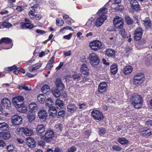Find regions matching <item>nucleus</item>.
Here are the masks:
<instances>
[{
    "instance_id": "1",
    "label": "nucleus",
    "mask_w": 152,
    "mask_h": 152,
    "mask_svg": "<svg viewBox=\"0 0 152 152\" xmlns=\"http://www.w3.org/2000/svg\"><path fill=\"white\" fill-rule=\"evenodd\" d=\"M142 99L141 96L134 94L131 99L132 104L136 108H140L142 104Z\"/></svg>"
},
{
    "instance_id": "2",
    "label": "nucleus",
    "mask_w": 152,
    "mask_h": 152,
    "mask_svg": "<svg viewBox=\"0 0 152 152\" xmlns=\"http://www.w3.org/2000/svg\"><path fill=\"white\" fill-rule=\"evenodd\" d=\"M88 58L91 64L93 67H96L99 63L100 59L98 56L95 53H91L89 54Z\"/></svg>"
},
{
    "instance_id": "3",
    "label": "nucleus",
    "mask_w": 152,
    "mask_h": 152,
    "mask_svg": "<svg viewBox=\"0 0 152 152\" xmlns=\"http://www.w3.org/2000/svg\"><path fill=\"white\" fill-rule=\"evenodd\" d=\"M24 98L21 96H18L13 98L12 102L15 107L20 108L22 107L23 105Z\"/></svg>"
},
{
    "instance_id": "4",
    "label": "nucleus",
    "mask_w": 152,
    "mask_h": 152,
    "mask_svg": "<svg viewBox=\"0 0 152 152\" xmlns=\"http://www.w3.org/2000/svg\"><path fill=\"white\" fill-rule=\"evenodd\" d=\"M11 120L13 126H18L22 123V118L17 115H15L12 116Z\"/></svg>"
},
{
    "instance_id": "5",
    "label": "nucleus",
    "mask_w": 152,
    "mask_h": 152,
    "mask_svg": "<svg viewBox=\"0 0 152 152\" xmlns=\"http://www.w3.org/2000/svg\"><path fill=\"white\" fill-rule=\"evenodd\" d=\"M113 23L117 28H121L124 25L122 18L121 17L116 16L113 20Z\"/></svg>"
},
{
    "instance_id": "6",
    "label": "nucleus",
    "mask_w": 152,
    "mask_h": 152,
    "mask_svg": "<svg viewBox=\"0 0 152 152\" xmlns=\"http://www.w3.org/2000/svg\"><path fill=\"white\" fill-rule=\"evenodd\" d=\"M94 119L96 120H102L104 117L102 113L99 110H93L91 113Z\"/></svg>"
},
{
    "instance_id": "7",
    "label": "nucleus",
    "mask_w": 152,
    "mask_h": 152,
    "mask_svg": "<svg viewBox=\"0 0 152 152\" xmlns=\"http://www.w3.org/2000/svg\"><path fill=\"white\" fill-rule=\"evenodd\" d=\"M90 46L92 50L97 51L101 48L102 43L99 41H94L90 43Z\"/></svg>"
},
{
    "instance_id": "8",
    "label": "nucleus",
    "mask_w": 152,
    "mask_h": 152,
    "mask_svg": "<svg viewBox=\"0 0 152 152\" xmlns=\"http://www.w3.org/2000/svg\"><path fill=\"white\" fill-rule=\"evenodd\" d=\"M45 141L49 142L52 140L54 137L55 134L52 130H48L45 132Z\"/></svg>"
},
{
    "instance_id": "9",
    "label": "nucleus",
    "mask_w": 152,
    "mask_h": 152,
    "mask_svg": "<svg viewBox=\"0 0 152 152\" xmlns=\"http://www.w3.org/2000/svg\"><path fill=\"white\" fill-rule=\"evenodd\" d=\"M144 77V74L142 73H137L134 77L133 82L134 83L137 85L140 84Z\"/></svg>"
},
{
    "instance_id": "10",
    "label": "nucleus",
    "mask_w": 152,
    "mask_h": 152,
    "mask_svg": "<svg viewBox=\"0 0 152 152\" xmlns=\"http://www.w3.org/2000/svg\"><path fill=\"white\" fill-rule=\"evenodd\" d=\"M143 30L141 27L137 28L134 34V39L136 41L140 40L142 36Z\"/></svg>"
},
{
    "instance_id": "11",
    "label": "nucleus",
    "mask_w": 152,
    "mask_h": 152,
    "mask_svg": "<svg viewBox=\"0 0 152 152\" xmlns=\"http://www.w3.org/2000/svg\"><path fill=\"white\" fill-rule=\"evenodd\" d=\"M130 5L131 9L133 10L137 11L140 9V7L137 0H130Z\"/></svg>"
},
{
    "instance_id": "12",
    "label": "nucleus",
    "mask_w": 152,
    "mask_h": 152,
    "mask_svg": "<svg viewBox=\"0 0 152 152\" xmlns=\"http://www.w3.org/2000/svg\"><path fill=\"white\" fill-rule=\"evenodd\" d=\"M10 101L7 98H4L2 99L1 103V105L7 109H10L11 107Z\"/></svg>"
},
{
    "instance_id": "13",
    "label": "nucleus",
    "mask_w": 152,
    "mask_h": 152,
    "mask_svg": "<svg viewBox=\"0 0 152 152\" xmlns=\"http://www.w3.org/2000/svg\"><path fill=\"white\" fill-rule=\"evenodd\" d=\"M107 88V84L106 82H102L100 83L98 86V92L101 94L106 91Z\"/></svg>"
},
{
    "instance_id": "14",
    "label": "nucleus",
    "mask_w": 152,
    "mask_h": 152,
    "mask_svg": "<svg viewBox=\"0 0 152 152\" xmlns=\"http://www.w3.org/2000/svg\"><path fill=\"white\" fill-rule=\"evenodd\" d=\"M106 18L107 16L105 15H102V17L100 16L96 19L95 24V25L97 27L100 26Z\"/></svg>"
},
{
    "instance_id": "15",
    "label": "nucleus",
    "mask_w": 152,
    "mask_h": 152,
    "mask_svg": "<svg viewBox=\"0 0 152 152\" xmlns=\"http://www.w3.org/2000/svg\"><path fill=\"white\" fill-rule=\"evenodd\" d=\"M38 116L40 119L44 120L46 118L48 113L45 109H41L39 111Z\"/></svg>"
},
{
    "instance_id": "16",
    "label": "nucleus",
    "mask_w": 152,
    "mask_h": 152,
    "mask_svg": "<svg viewBox=\"0 0 152 152\" xmlns=\"http://www.w3.org/2000/svg\"><path fill=\"white\" fill-rule=\"evenodd\" d=\"M116 51L114 50L111 49H107L105 52V55L109 57H111L115 58Z\"/></svg>"
},
{
    "instance_id": "17",
    "label": "nucleus",
    "mask_w": 152,
    "mask_h": 152,
    "mask_svg": "<svg viewBox=\"0 0 152 152\" xmlns=\"http://www.w3.org/2000/svg\"><path fill=\"white\" fill-rule=\"evenodd\" d=\"M80 72L85 75H88L89 74V69L87 65L85 64H82L80 68Z\"/></svg>"
},
{
    "instance_id": "18",
    "label": "nucleus",
    "mask_w": 152,
    "mask_h": 152,
    "mask_svg": "<svg viewBox=\"0 0 152 152\" xmlns=\"http://www.w3.org/2000/svg\"><path fill=\"white\" fill-rule=\"evenodd\" d=\"M54 59L55 57L54 56H53L50 59L48 63L47 64L45 69L46 70L51 69L53 67V64L54 62Z\"/></svg>"
},
{
    "instance_id": "19",
    "label": "nucleus",
    "mask_w": 152,
    "mask_h": 152,
    "mask_svg": "<svg viewBox=\"0 0 152 152\" xmlns=\"http://www.w3.org/2000/svg\"><path fill=\"white\" fill-rule=\"evenodd\" d=\"M143 24L146 28H148L151 27L152 26V23L148 18H146L143 20Z\"/></svg>"
},
{
    "instance_id": "20",
    "label": "nucleus",
    "mask_w": 152,
    "mask_h": 152,
    "mask_svg": "<svg viewBox=\"0 0 152 152\" xmlns=\"http://www.w3.org/2000/svg\"><path fill=\"white\" fill-rule=\"evenodd\" d=\"M27 145L31 148L34 147L35 142L34 140L31 138H28L26 140Z\"/></svg>"
},
{
    "instance_id": "21",
    "label": "nucleus",
    "mask_w": 152,
    "mask_h": 152,
    "mask_svg": "<svg viewBox=\"0 0 152 152\" xmlns=\"http://www.w3.org/2000/svg\"><path fill=\"white\" fill-rule=\"evenodd\" d=\"M27 117L29 121L31 122L34 120L36 116L34 113L29 111L28 113Z\"/></svg>"
},
{
    "instance_id": "22",
    "label": "nucleus",
    "mask_w": 152,
    "mask_h": 152,
    "mask_svg": "<svg viewBox=\"0 0 152 152\" xmlns=\"http://www.w3.org/2000/svg\"><path fill=\"white\" fill-rule=\"evenodd\" d=\"M45 126L42 124L38 125L36 128V132L38 134H41L45 131Z\"/></svg>"
},
{
    "instance_id": "23",
    "label": "nucleus",
    "mask_w": 152,
    "mask_h": 152,
    "mask_svg": "<svg viewBox=\"0 0 152 152\" xmlns=\"http://www.w3.org/2000/svg\"><path fill=\"white\" fill-rule=\"evenodd\" d=\"M9 126L6 123L3 122L0 123V130L6 131L9 130Z\"/></svg>"
},
{
    "instance_id": "24",
    "label": "nucleus",
    "mask_w": 152,
    "mask_h": 152,
    "mask_svg": "<svg viewBox=\"0 0 152 152\" xmlns=\"http://www.w3.org/2000/svg\"><path fill=\"white\" fill-rule=\"evenodd\" d=\"M110 71L112 74H115L118 71V66L117 65L115 64L112 65L110 66Z\"/></svg>"
},
{
    "instance_id": "25",
    "label": "nucleus",
    "mask_w": 152,
    "mask_h": 152,
    "mask_svg": "<svg viewBox=\"0 0 152 152\" xmlns=\"http://www.w3.org/2000/svg\"><path fill=\"white\" fill-rule=\"evenodd\" d=\"M38 4H35L34 5H31V8L34 9L33 10H31L29 12V15L30 17L31 18H33L34 17V12L36 11L35 9L37 8L38 7Z\"/></svg>"
},
{
    "instance_id": "26",
    "label": "nucleus",
    "mask_w": 152,
    "mask_h": 152,
    "mask_svg": "<svg viewBox=\"0 0 152 152\" xmlns=\"http://www.w3.org/2000/svg\"><path fill=\"white\" fill-rule=\"evenodd\" d=\"M21 27L22 29L31 28H33V25L30 23H26L21 25Z\"/></svg>"
},
{
    "instance_id": "27",
    "label": "nucleus",
    "mask_w": 152,
    "mask_h": 152,
    "mask_svg": "<svg viewBox=\"0 0 152 152\" xmlns=\"http://www.w3.org/2000/svg\"><path fill=\"white\" fill-rule=\"evenodd\" d=\"M23 133L26 135L30 136L33 133V132L31 129L27 128H24Z\"/></svg>"
},
{
    "instance_id": "28",
    "label": "nucleus",
    "mask_w": 152,
    "mask_h": 152,
    "mask_svg": "<svg viewBox=\"0 0 152 152\" xmlns=\"http://www.w3.org/2000/svg\"><path fill=\"white\" fill-rule=\"evenodd\" d=\"M50 86L47 84L44 85L41 88V91L44 94H46L50 91Z\"/></svg>"
},
{
    "instance_id": "29",
    "label": "nucleus",
    "mask_w": 152,
    "mask_h": 152,
    "mask_svg": "<svg viewBox=\"0 0 152 152\" xmlns=\"http://www.w3.org/2000/svg\"><path fill=\"white\" fill-rule=\"evenodd\" d=\"M29 107L30 110L33 112L36 111L38 109L37 104L34 102L31 103L29 105Z\"/></svg>"
},
{
    "instance_id": "30",
    "label": "nucleus",
    "mask_w": 152,
    "mask_h": 152,
    "mask_svg": "<svg viewBox=\"0 0 152 152\" xmlns=\"http://www.w3.org/2000/svg\"><path fill=\"white\" fill-rule=\"evenodd\" d=\"M133 69L131 66H127L124 69V72L125 74L129 75L132 72Z\"/></svg>"
},
{
    "instance_id": "31",
    "label": "nucleus",
    "mask_w": 152,
    "mask_h": 152,
    "mask_svg": "<svg viewBox=\"0 0 152 152\" xmlns=\"http://www.w3.org/2000/svg\"><path fill=\"white\" fill-rule=\"evenodd\" d=\"M52 94L56 98H59L60 96V93L59 91L57 89L52 90L51 91Z\"/></svg>"
},
{
    "instance_id": "32",
    "label": "nucleus",
    "mask_w": 152,
    "mask_h": 152,
    "mask_svg": "<svg viewBox=\"0 0 152 152\" xmlns=\"http://www.w3.org/2000/svg\"><path fill=\"white\" fill-rule=\"evenodd\" d=\"M55 105L57 108L61 109L63 107L64 103L62 101L60 100H56L55 102Z\"/></svg>"
},
{
    "instance_id": "33",
    "label": "nucleus",
    "mask_w": 152,
    "mask_h": 152,
    "mask_svg": "<svg viewBox=\"0 0 152 152\" xmlns=\"http://www.w3.org/2000/svg\"><path fill=\"white\" fill-rule=\"evenodd\" d=\"M10 134L6 132H2L0 133L1 137L4 140H7L10 137Z\"/></svg>"
},
{
    "instance_id": "34",
    "label": "nucleus",
    "mask_w": 152,
    "mask_h": 152,
    "mask_svg": "<svg viewBox=\"0 0 152 152\" xmlns=\"http://www.w3.org/2000/svg\"><path fill=\"white\" fill-rule=\"evenodd\" d=\"M12 42V40L9 38H2L0 40V44H1L2 43L6 44L10 43Z\"/></svg>"
},
{
    "instance_id": "35",
    "label": "nucleus",
    "mask_w": 152,
    "mask_h": 152,
    "mask_svg": "<svg viewBox=\"0 0 152 152\" xmlns=\"http://www.w3.org/2000/svg\"><path fill=\"white\" fill-rule=\"evenodd\" d=\"M55 84L56 86L58 88H62L64 87V85L61 79L59 78L56 79Z\"/></svg>"
},
{
    "instance_id": "36",
    "label": "nucleus",
    "mask_w": 152,
    "mask_h": 152,
    "mask_svg": "<svg viewBox=\"0 0 152 152\" xmlns=\"http://www.w3.org/2000/svg\"><path fill=\"white\" fill-rule=\"evenodd\" d=\"M107 12V9L104 7H103L102 8L99 10L98 12V13L99 16L102 17L103 15H104V14H106Z\"/></svg>"
},
{
    "instance_id": "37",
    "label": "nucleus",
    "mask_w": 152,
    "mask_h": 152,
    "mask_svg": "<svg viewBox=\"0 0 152 152\" xmlns=\"http://www.w3.org/2000/svg\"><path fill=\"white\" fill-rule=\"evenodd\" d=\"M75 109V106L74 104H70L67 106V110L71 113L74 112Z\"/></svg>"
},
{
    "instance_id": "38",
    "label": "nucleus",
    "mask_w": 152,
    "mask_h": 152,
    "mask_svg": "<svg viewBox=\"0 0 152 152\" xmlns=\"http://www.w3.org/2000/svg\"><path fill=\"white\" fill-rule=\"evenodd\" d=\"M54 128L56 131L58 132H60L62 131L63 127L62 124H58L55 125Z\"/></svg>"
},
{
    "instance_id": "39",
    "label": "nucleus",
    "mask_w": 152,
    "mask_h": 152,
    "mask_svg": "<svg viewBox=\"0 0 152 152\" xmlns=\"http://www.w3.org/2000/svg\"><path fill=\"white\" fill-rule=\"evenodd\" d=\"M38 100L41 103H43L45 102V96L43 94L39 95L37 97Z\"/></svg>"
},
{
    "instance_id": "40",
    "label": "nucleus",
    "mask_w": 152,
    "mask_h": 152,
    "mask_svg": "<svg viewBox=\"0 0 152 152\" xmlns=\"http://www.w3.org/2000/svg\"><path fill=\"white\" fill-rule=\"evenodd\" d=\"M57 110H54L53 111H48L50 117L51 118H53L57 116Z\"/></svg>"
},
{
    "instance_id": "41",
    "label": "nucleus",
    "mask_w": 152,
    "mask_h": 152,
    "mask_svg": "<svg viewBox=\"0 0 152 152\" xmlns=\"http://www.w3.org/2000/svg\"><path fill=\"white\" fill-rule=\"evenodd\" d=\"M45 102L46 106L49 107L51 106L53 103V102L52 99L50 98L47 99L46 101Z\"/></svg>"
},
{
    "instance_id": "42",
    "label": "nucleus",
    "mask_w": 152,
    "mask_h": 152,
    "mask_svg": "<svg viewBox=\"0 0 152 152\" xmlns=\"http://www.w3.org/2000/svg\"><path fill=\"white\" fill-rule=\"evenodd\" d=\"M125 20L126 22L128 25H132L133 24V21L131 19L129 16H126Z\"/></svg>"
},
{
    "instance_id": "43",
    "label": "nucleus",
    "mask_w": 152,
    "mask_h": 152,
    "mask_svg": "<svg viewBox=\"0 0 152 152\" xmlns=\"http://www.w3.org/2000/svg\"><path fill=\"white\" fill-rule=\"evenodd\" d=\"M118 141L122 144H126L128 142V140L123 137H119L118 139Z\"/></svg>"
},
{
    "instance_id": "44",
    "label": "nucleus",
    "mask_w": 152,
    "mask_h": 152,
    "mask_svg": "<svg viewBox=\"0 0 152 152\" xmlns=\"http://www.w3.org/2000/svg\"><path fill=\"white\" fill-rule=\"evenodd\" d=\"M119 33L123 38H128V37L126 36V33L124 29L123 28L121 29Z\"/></svg>"
},
{
    "instance_id": "45",
    "label": "nucleus",
    "mask_w": 152,
    "mask_h": 152,
    "mask_svg": "<svg viewBox=\"0 0 152 152\" xmlns=\"http://www.w3.org/2000/svg\"><path fill=\"white\" fill-rule=\"evenodd\" d=\"M23 130L24 128H17L15 132L17 134L20 135V134L23 133Z\"/></svg>"
},
{
    "instance_id": "46",
    "label": "nucleus",
    "mask_w": 152,
    "mask_h": 152,
    "mask_svg": "<svg viewBox=\"0 0 152 152\" xmlns=\"http://www.w3.org/2000/svg\"><path fill=\"white\" fill-rule=\"evenodd\" d=\"M113 149L116 151H120L122 150V148L116 145H114L112 147Z\"/></svg>"
},
{
    "instance_id": "47",
    "label": "nucleus",
    "mask_w": 152,
    "mask_h": 152,
    "mask_svg": "<svg viewBox=\"0 0 152 152\" xmlns=\"http://www.w3.org/2000/svg\"><path fill=\"white\" fill-rule=\"evenodd\" d=\"M14 148V146L12 144H9L7 145V149L9 152H11L13 151Z\"/></svg>"
},
{
    "instance_id": "48",
    "label": "nucleus",
    "mask_w": 152,
    "mask_h": 152,
    "mask_svg": "<svg viewBox=\"0 0 152 152\" xmlns=\"http://www.w3.org/2000/svg\"><path fill=\"white\" fill-rule=\"evenodd\" d=\"M56 24L58 26H62L64 23V21L62 19H57L56 20Z\"/></svg>"
},
{
    "instance_id": "49",
    "label": "nucleus",
    "mask_w": 152,
    "mask_h": 152,
    "mask_svg": "<svg viewBox=\"0 0 152 152\" xmlns=\"http://www.w3.org/2000/svg\"><path fill=\"white\" fill-rule=\"evenodd\" d=\"M2 25L4 27L9 28L12 26V25L9 22H4L2 23Z\"/></svg>"
},
{
    "instance_id": "50",
    "label": "nucleus",
    "mask_w": 152,
    "mask_h": 152,
    "mask_svg": "<svg viewBox=\"0 0 152 152\" xmlns=\"http://www.w3.org/2000/svg\"><path fill=\"white\" fill-rule=\"evenodd\" d=\"M37 69L34 64L30 66L29 68V71L30 72H33Z\"/></svg>"
},
{
    "instance_id": "51",
    "label": "nucleus",
    "mask_w": 152,
    "mask_h": 152,
    "mask_svg": "<svg viewBox=\"0 0 152 152\" xmlns=\"http://www.w3.org/2000/svg\"><path fill=\"white\" fill-rule=\"evenodd\" d=\"M92 18H91V19H89L86 23V25L89 27L91 26L92 25Z\"/></svg>"
},
{
    "instance_id": "52",
    "label": "nucleus",
    "mask_w": 152,
    "mask_h": 152,
    "mask_svg": "<svg viewBox=\"0 0 152 152\" xmlns=\"http://www.w3.org/2000/svg\"><path fill=\"white\" fill-rule=\"evenodd\" d=\"M145 125L151 127L152 126V121L151 120H148L145 122Z\"/></svg>"
},
{
    "instance_id": "53",
    "label": "nucleus",
    "mask_w": 152,
    "mask_h": 152,
    "mask_svg": "<svg viewBox=\"0 0 152 152\" xmlns=\"http://www.w3.org/2000/svg\"><path fill=\"white\" fill-rule=\"evenodd\" d=\"M143 134H145V135H146L148 136H150L151 134V131L150 130L148 129L147 130H145L144 133Z\"/></svg>"
},
{
    "instance_id": "54",
    "label": "nucleus",
    "mask_w": 152,
    "mask_h": 152,
    "mask_svg": "<svg viewBox=\"0 0 152 152\" xmlns=\"http://www.w3.org/2000/svg\"><path fill=\"white\" fill-rule=\"evenodd\" d=\"M76 150V148L75 147H72L68 149V152H74Z\"/></svg>"
},
{
    "instance_id": "55",
    "label": "nucleus",
    "mask_w": 152,
    "mask_h": 152,
    "mask_svg": "<svg viewBox=\"0 0 152 152\" xmlns=\"http://www.w3.org/2000/svg\"><path fill=\"white\" fill-rule=\"evenodd\" d=\"M121 3V1L120 0H115V2L111 5V7L112 8L114 7V5L115 4H118Z\"/></svg>"
},
{
    "instance_id": "56",
    "label": "nucleus",
    "mask_w": 152,
    "mask_h": 152,
    "mask_svg": "<svg viewBox=\"0 0 152 152\" xmlns=\"http://www.w3.org/2000/svg\"><path fill=\"white\" fill-rule=\"evenodd\" d=\"M79 108L80 109L85 108L86 104L84 103L79 104H78Z\"/></svg>"
},
{
    "instance_id": "57",
    "label": "nucleus",
    "mask_w": 152,
    "mask_h": 152,
    "mask_svg": "<svg viewBox=\"0 0 152 152\" xmlns=\"http://www.w3.org/2000/svg\"><path fill=\"white\" fill-rule=\"evenodd\" d=\"M72 34L71 33L68 35L64 36V38L66 39H69L71 37H72Z\"/></svg>"
},
{
    "instance_id": "58",
    "label": "nucleus",
    "mask_w": 152,
    "mask_h": 152,
    "mask_svg": "<svg viewBox=\"0 0 152 152\" xmlns=\"http://www.w3.org/2000/svg\"><path fill=\"white\" fill-rule=\"evenodd\" d=\"M71 51L69 50L68 52L64 51V55L65 56H69L71 55Z\"/></svg>"
},
{
    "instance_id": "59",
    "label": "nucleus",
    "mask_w": 152,
    "mask_h": 152,
    "mask_svg": "<svg viewBox=\"0 0 152 152\" xmlns=\"http://www.w3.org/2000/svg\"><path fill=\"white\" fill-rule=\"evenodd\" d=\"M17 67L15 65H14L11 67H10L7 68V70L9 71H12L13 69H15Z\"/></svg>"
},
{
    "instance_id": "60",
    "label": "nucleus",
    "mask_w": 152,
    "mask_h": 152,
    "mask_svg": "<svg viewBox=\"0 0 152 152\" xmlns=\"http://www.w3.org/2000/svg\"><path fill=\"white\" fill-rule=\"evenodd\" d=\"M65 29H66V30L69 29L70 30H71L72 28L70 26H66L64 27V28H63L62 29H60V31H63Z\"/></svg>"
},
{
    "instance_id": "61",
    "label": "nucleus",
    "mask_w": 152,
    "mask_h": 152,
    "mask_svg": "<svg viewBox=\"0 0 152 152\" xmlns=\"http://www.w3.org/2000/svg\"><path fill=\"white\" fill-rule=\"evenodd\" d=\"M6 145V144L4 141L2 140H0V147H4Z\"/></svg>"
},
{
    "instance_id": "62",
    "label": "nucleus",
    "mask_w": 152,
    "mask_h": 152,
    "mask_svg": "<svg viewBox=\"0 0 152 152\" xmlns=\"http://www.w3.org/2000/svg\"><path fill=\"white\" fill-rule=\"evenodd\" d=\"M99 132L102 134H104L105 132V129L103 128H99Z\"/></svg>"
},
{
    "instance_id": "63",
    "label": "nucleus",
    "mask_w": 152,
    "mask_h": 152,
    "mask_svg": "<svg viewBox=\"0 0 152 152\" xmlns=\"http://www.w3.org/2000/svg\"><path fill=\"white\" fill-rule=\"evenodd\" d=\"M37 69H39L42 66V64L40 62L38 63L34 64Z\"/></svg>"
},
{
    "instance_id": "64",
    "label": "nucleus",
    "mask_w": 152,
    "mask_h": 152,
    "mask_svg": "<svg viewBox=\"0 0 152 152\" xmlns=\"http://www.w3.org/2000/svg\"><path fill=\"white\" fill-rule=\"evenodd\" d=\"M54 152H63L61 149L59 148H56L54 151Z\"/></svg>"
}]
</instances>
